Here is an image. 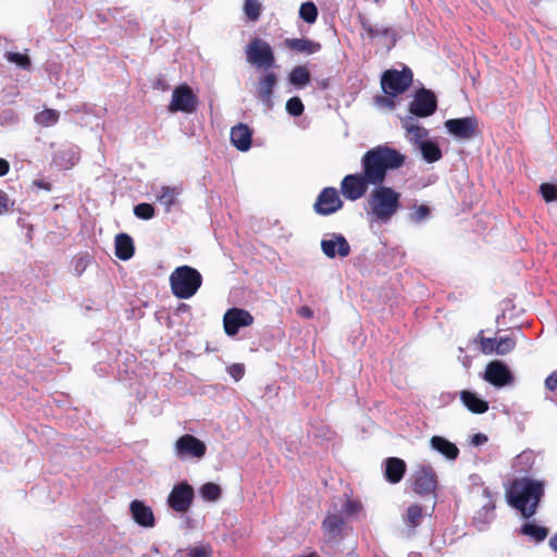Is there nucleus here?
Listing matches in <instances>:
<instances>
[{"instance_id": "nucleus-38", "label": "nucleus", "mask_w": 557, "mask_h": 557, "mask_svg": "<svg viewBox=\"0 0 557 557\" xmlns=\"http://www.w3.org/2000/svg\"><path fill=\"white\" fill-rule=\"evenodd\" d=\"M5 58L9 62L16 64L22 69H29L30 60L28 55L18 52H8Z\"/></svg>"}, {"instance_id": "nucleus-8", "label": "nucleus", "mask_w": 557, "mask_h": 557, "mask_svg": "<svg viewBox=\"0 0 557 557\" xmlns=\"http://www.w3.org/2000/svg\"><path fill=\"white\" fill-rule=\"evenodd\" d=\"M207 451L206 444L190 434H185L174 443V454L178 459H201Z\"/></svg>"}, {"instance_id": "nucleus-48", "label": "nucleus", "mask_w": 557, "mask_h": 557, "mask_svg": "<svg viewBox=\"0 0 557 557\" xmlns=\"http://www.w3.org/2000/svg\"><path fill=\"white\" fill-rule=\"evenodd\" d=\"M392 96H379L375 98V104L379 108L393 109L395 107L394 100L391 98Z\"/></svg>"}, {"instance_id": "nucleus-7", "label": "nucleus", "mask_w": 557, "mask_h": 557, "mask_svg": "<svg viewBox=\"0 0 557 557\" xmlns=\"http://www.w3.org/2000/svg\"><path fill=\"white\" fill-rule=\"evenodd\" d=\"M412 82L410 69L404 67L401 71L388 70L382 75L381 85L387 96H397L403 94Z\"/></svg>"}, {"instance_id": "nucleus-55", "label": "nucleus", "mask_w": 557, "mask_h": 557, "mask_svg": "<svg viewBox=\"0 0 557 557\" xmlns=\"http://www.w3.org/2000/svg\"><path fill=\"white\" fill-rule=\"evenodd\" d=\"M524 458H528V456H525V455H521V456H519V457H518V459H519V460H520V459H524Z\"/></svg>"}, {"instance_id": "nucleus-26", "label": "nucleus", "mask_w": 557, "mask_h": 557, "mask_svg": "<svg viewBox=\"0 0 557 557\" xmlns=\"http://www.w3.org/2000/svg\"><path fill=\"white\" fill-rule=\"evenodd\" d=\"M115 255L121 260H128L134 255V244L132 238L126 234H119L115 237Z\"/></svg>"}, {"instance_id": "nucleus-1", "label": "nucleus", "mask_w": 557, "mask_h": 557, "mask_svg": "<svg viewBox=\"0 0 557 557\" xmlns=\"http://www.w3.org/2000/svg\"><path fill=\"white\" fill-rule=\"evenodd\" d=\"M405 156L387 146H377L369 150L362 158L363 175H346L341 183L343 196L351 201L360 199L367 191L368 185H380L388 170L400 168Z\"/></svg>"}, {"instance_id": "nucleus-13", "label": "nucleus", "mask_w": 557, "mask_h": 557, "mask_svg": "<svg viewBox=\"0 0 557 557\" xmlns=\"http://www.w3.org/2000/svg\"><path fill=\"white\" fill-rule=\"evenodd\" d=\"M252 322V315L248 311L239 308L227 310L223 318L224 331L230 336L236 335L240 327L248 326Z\"/></svg>"}, {"instance_id": "nucleus-10", "label": "nucleus", "mask_w": 557, "mask_h": 557, "mask_svg": "<svg viewBox=\"0 0 557 557\" xmlns=\"http://www.w3.org/2000/svg\"><path fill=\"white\" fill-rule=\"evenodd\" d=\"M193 498V487L186 482H181L173 486L168 497V504L176 512L183 513L190 508Z\"/></svg>"}, {"instance_id": "nucleus-28", "label": "nucleus", "mask_w": 557, "mask_h": 557, "mask_svg": "<svg viewBox=\"0 0 557 557\" xmlns=\"http://www.w3.org/2000/svg\"><path fill=\"white\" fill-rule=\"evenodd\" d=\"M288 81L293 86L300 89L310 83L311 75L305 65H297L288 74Z\"/></svg>"}, {"instance_id": "nucleus-37", "label": "nucleus", "mask_w": 557, "mask_h": 557, "mask_svg": "<svg viewBox=\"0 0 557 557\" xmlns=\"http://www.w3.org/2000/svg\"><path fill=\"white\" fill-rule=\"evenodd\" d=\"M484 496H485L486 502L483 505V511L479 512L478 516L475 517V519L480 520L483 523L490 521L491 513L495 508V504L492 499V495L487 490L484 491Z\"/></svg>"}, {"instance_id": "nucleus-6", "label": "nucleus", "mask_w": 557, "mask_h": 557, "mask_svg": "<svg viewBox=\"0 0 557 557\" xmlns=\"http://www.w3.org/2000/svg\"><path fill=\"white\" fill-rule=\"evenodd\" d=\"M198 104L199 99L194 90L188 85L182 84L173 89L168 110L171 113L191 114L197 110Z\"/></svg>"}, {"instance_id": "nucleus-30", "label": "nucleus", "mask_w": 557, "mask_h": 557, "mask_svg": "<svg viewBox=\"0 0 557 557\" xmlns=\"http://www.w3.org/2000/svg\"><path fill=\"white\" fill-rule=\"evenodd\" d=\"M262 10L261 0H244L243 11L249 21L257 22L261 16Z\"/></svg>"}, {"instance_id": "nucleus-24", "label": "nucleus", "mask_w": 557, "mask_h": 557, "mask_svg": "<svg viewBox=\"0 0 557 557\" xmlns=\"http://www.w3.org/2000/svg\"><path fill=\"white\" fill-rule=\"evenodd\" d=\"M284 45L290 50L305 54H313L321 49L319 42L306 38H287Z\"/></svg>"}, {"instance_id": "nucleus-51", "label": "nucleus", "mask_w": 557, "mask_h": 557, "mask_svg": "<svg viewBox=\"0 0 557 557\" xmlns=\"http://www.w3.org/2000/svg\"><path fill=\"white\" fill-rule=\"evenodd\" d=\"M297 312L302 318H312L313 315L312 310L307 306L300 307Z\"/></svg>"}, {"instance_id": "nucleus-44", "label": "nucleus", "mask_w": 557, "mask_h": 557, "mask_svg": "<svg viewBox=\"0 0 557 557\" xmlns=\"http://www.w3.org/2000/svg\"><path fill=\"white\" fill-rule=\"evenodd\" d=\"M361 504L355 500H348L344 506V512L347 517H355L361 511Z\"/></svg>"}, {"instance_id": "nucleus-12", "label": "nucleus", "mask_w": 557, "mask_h": 557, "mask_svg": "<svg viewBox=\"0 0 557 557\" xmlns=\"http://www.w3.org/2000/svg\"><path fill=\"white\" fill-rule=\"evenodd\" d=\"M277 83V76L274 72L265 71L256 83V97L264 104L268 110L273 108V91Z\"/></svg>"}, {"instance_id": "nucleus-14", "label": "nucleus", "mask_w": 557, "mask_h": 557, "mask_svg": "<svg viewBox=\"0 0 557 557\" xmlns=\"http://www.w3.org/2000/svg\"><path fill=\"white\" fill-rule=\"evenodd\" d=\"M484 379L494 386L502 387L513 382L509 368L502 361H491L485 369Z\"/></svg>"}, {"instance_id": "nucleus-35", "label": "nucleus", "mask_w": 557, "mask_h": 557, "mask_svg": "<svg viewBox=\"0 0 557 557\" xmlns=\"http://www.w3.org/2000/svg\"><path fill=\"white\" fill-rule=\"evenodd\" d=\"M200 495L205 500L215 502L220 498L221 488L215 483H206L200 488Z\"/></svg>"}, {"instance_id": "nucleus-45", "label": "nucleus", "mask_w": 557, "mask_h": 557, "mask_svg": "<svg viewBox=\"0 0 557 557\" xmlns=\"http://www.w3.org/2000/svg\"><path fill=\"white\" fill-rule=\"evenodd\" d=\"M227 373L235 380L239 381L245 374V367L243 363H234L227 367Z\"/></svg>"}, {"instance_id": "nucleus-32", "label": "nucleus", "mask_w": 557, "mask_h": 557, "mask_svg": "<svg viewBox=\"0 0 557 557\" xmlns=\"http://www.w3.org/2000/svg\"><path fill=\"white\" fill-rule=\"evenodd\" d=\"M59 112L53 109H45L35 115V122L45 127L54 125L59 121Z\"/></svg>"}, {"instance_id": "nucleus-39", "label": "nucleus", "mask_w": 557, "mask_h": 557, "mask_svg": "<svg viewBox=\"0 0 557 557\" xmlns=\"http://www.w3.org/2000/svg\"><path fill=\"white\" fill-rule=\"evenodd\" d=\"M516 346V343L513 341V338L511 337H500L499 339H497L496 342V347H495V352L497 355H506L508 352H510Z\"/></svg>"}, {"instance_id": "nucleus-9", "label": "nucleus", "mask_w": 557, "mask_h": 557, "mask_svg": "<svg viewBox=\"0 0 557 557\" xmlns=\"http://www.w3.org/2000/svg\"><path fill=\"white\" fill-rule=\"evenodd\" d=\"M444 125L450 135L461 140H470L479 134V123L473 116L450 119Z\"/></svg>"}, {"instance_id": "nucleus-3", "label": "nucleus", "mask_w": 557, "mask_h": 557, "mask_svg": "<svg viewBox=\"0 0 557 557\" xmlns=\"http://www.w3.org/2000/svg\"><path fill=\"white\" fill-rule=\"evenodd\" d=\"M400 194L387 186L375 187L368 199V214L375 221L387 223L398 211Z\"/></svg>"}, {"instance_id": "nucleus-11", "label": "nucleus", "mask_w": 557, "mask_h": 557, "mask_svg": "<svg viewBox=\"0 0 557 557\" xmlns=\"http://www.w3.org/2000/svg\"><path fill=\"white\" fill-rule=\"evenodd\" d=\"M323 253L331 259L336 257L345 258L350 252V246L342 234H327L321 240Z\"/></svg>"}, {"instance_id": "nucleus-31", "label": "nucleus", "mask_w": 557, "mask_h": 557, "mask_svg": "<svg viewBox=\"0 0 557 557\" xmlns=\"http://www.w3.org/2000/svg\"><path fill=\"white\" fill-rule=\"evenodd\" d=\"M343 524L342 517L335 513L329 515L323 521L324 531L333 537L339 534Z\"/></svg>"}, {"instance_id": "nucleus-49", "label": "nucleus", "mask_w": 557, "mask_h": 557, "mask_svg": "<svg viewBox=\"0 0 557 557\" xmlns=\"http://www.w3.org/2000/svg\"><path fill=\"white\" fill-rule=\"evenodd\" d=\"M545 386L549 391L557 388V371L553 372L545 381Z\"/></svg>"}, {"instance_id": "nucleus-34", "label": "nucleus", "mask_w": 557, "mask_h": 557, "mask_svg": "<svg viewBox=\"0 0 557 557\" xmlns=\"http://www.w3.org/2000/svg\"><path fill=\"white\" fill-rule=\"evenodd\" d=\"M299 16L307 23L313 24L318 17V9L311 1L305 2L299 8Z\"/></svg>"}, {"instance_id": "nucleus-27", "label": "nucleus", "mask_w": 557, "mask_h": 557, "mask_svg": "<svg viewBox=\"0 0 557 557\" xmlns=\"http://www.w3.org/2000/svg\"><path fill=\"white\" fill-rule=\"evenodd\" d=\"M461 400L463 405L474 413H483L488 409V404L485 400L468 391L461 393Z\"/></svg>"}, {"instance_id": "nucleus-50", "label": "nucleus", "mask_w": 557, "mask_h": 557, "mask_svg": "<svg viewBox=\"0 0 557 557\" xmlns=\"http://www.w3.org/2000/svg\"><path fill=\"white\" fill-rule=\"evenodd\" d=\"M9 205L8 196L4 191L0 190V215L7 211Z\"/></svg>"}, {"instance_id": "nucleus-47", "label": "nucleus", "mask_w": 557, "mask_h": 557, "mask_svg": "<svg viewBox=\"0 0 557 557\" xmlns=\"http://www.w3.org/2000/svg\"><path fill=\"white\" fill-rule=\"evenodd\" d=\"M210 549L207 546H196L188 549L187 557H209Z\"/></svg>"}, {"instance_id": "nucleus-20", "label": "nucleus", "mask_w": 557, "mask_h": 557, "mask_svg": "<svg viewBox=\"0 0 557 557\" xmlns=\"http://www.w3.org/2000/svg\"><path fill=\"white\" fill-rule=\"evenodd\" d=\"M401 126L406 131V138L416 146H420L421 141L428 140V129L422 127L414 117L406 116L401 119Z\"/></svg>"}, {"instance_id": "nucleus-17", "label": "nucleus", "mask_w": 557, "mask_h": 557, "mask_svg": "<svg viewBox=\"0 0 557 557\" xmlns=\"http://www.w3.org/2000/svg\"><path fill=\"white\" fill-rule=\"evenodd\" d=\"M362 32L371 39H385L387 47L395 44V32L384 24H374L369 18L360 16Z\"/></svg>"}, {"instance_id": "nucleus-25", "label": "nucleus", "mask_w": 557, "mask_h": 557, "mask_svg": "<svg viewBox=\"0 0 557 557\" xmlns=\"http://www.w3.org/2000/svg\"><path fill=\"white\" fill-rule=\"evenodd\" d=\"M406 471V463L399 458H388L385 462V476L391 483H398Z\"/></svg>"}, {"instance_id": "nucleus-41", "label": "nucleus", "mask_w": 557, "mask_h": 557, "mask_svg": "<svg viewBox=\"0 0 557 557\" xmlns=\"http://www.w3.org/2000/svg\"><path fill=\"white\" fill-rule=\"evenodd\" d=\"M430 215V209L429 207L421 205L413 209V211L410 213L409 219L413 223H420L424 220H426Z\"/></svg>"}, {"instance_id": "nucleus-4", "label": "nucleus", "mask_w": 557, "mask_h": 557, "mask_svg": "<svg viewBox=\"0 0 557 557\" xmlns=\"http://www.w3.org/2000/svg\"><path fill=\"white\" fill-rule=\"evenodd\" d=\"M171 290L178 299L191 298L202 284V276L198 270L189 265L177 267L169 277Z\"/></svg>"}, {"instance_id": "nucleus-53", "label": "nucleus", "mask_w": 557, "mask_h": 557, "mask_svg": "<svg viewBox=\"0 0 557 557\" xmlns=\"http://www.w3.org/2000/svg\"><path fill=\"white\" fill-rule=\"evenodd\" d=\"M549 545L557 553V533L550 539Z\"/></svg>"}, {"instance_id": "nucleus-54", "label": "nucleus", "mask_w": 557, "mask_h": 557, "mask_svg": "<svg viewBox=\"0 0 557 557\" xmlns=\"http://www.w3.org/2000/svg\"><path fill=\"white\" fill-rule=\"evenodd\" d=\"M486 441V437L485 436H481V435H475L474 438H473V442L475 444H481L482 442H485Z\"/></svg>"}, {"instance_id": "nucleus-2", "label": "nucleus", "mask_w": 557, "mask_h": 557, "mask_svg": "<svg viewBox=\"0 0 557 557\" xmlns=\"http://www.w3.org/2000/svg\"><path fill=\"white\" fill-rule=\"evenodd\" d=\"M543 491V482L522 478L512 483L507 497L509 504L528 518L535 513Z\"/></svg>"}, {"instance_id": "nucleus-5", "label": "nucleus", "mask_w": 557, "mask_h": 557, "mask_svg": "<svg viewBox=\"0 0 557 557\" xmlns=\"http://www.w3.org/2000/svg\"><path fill=\"white\" fill-rule=\"evenodd\" d=\"M246 60L258 69H271L275 64L272 47L261 38H253L246 47Z\"/></svg>"}, {"instance_id": "nucleus-18", "label": "nucleus", "mask_w": 557, "mask_h": 557, "mask_svg": "<svg viewBox=\"0 0 557 557\" xmlns=\"http://www.w3.org/2000/svg\"><path fill=\"white\" fill-rule=\"evenodd\" d=\"M343 206L338 193L335 188H324L319 195L314 208L320 214H331L339 210Z\"/></svg>"}, {"instance_id": "nucleus-42", "label": "nucleus", "mask_w": 557, "mask_h": 557, "mask_svg": "<svg viewBox=\"0 0 557 557\" xmlns=\"http://www.w3.org/2000/svg\"><path fill=\"white\" fill-rule=\"evenodd\" d=\"M134 213L137 218L149 220L154 215V209L150 203H139L135 207Z\"/></svg>"}, {"instance_id": "nucleus-40", "label": "nucleus", "mask_w": 557, "mask_h": 557, "mask_svg": "<svg viewBox=\"0 0 557 557\" xmlns=\"http://www.w3.org/2000/svg\"><path fill=\"white\" fill-rule=\"evenodd\" d=\"M304 103L299 97H293L286 102V111L293 116H299L304 112Z\"/></svg>"}, {"instance_id": "nucleus-43", "label": "nucleus", "mask_w": 557, "mask_h": 557, "mask_svg": "<svg viewBox=\"0 0 557 557\" xmlns=\"http://www.w3.org/2000/svg\"><path fill=\"white\" fill-rule=\"evenodd\" d=\"M541 193L546 201H554L557 198V188L552 184H543Z\"/></svg>"}, {"instance_id": "nucleus-33", "label": "nucleus", "mask_w": 557, "mask_h": 557, "mask_svg": "<svg viewBox=\"0 0 557 557\" xmlns=\"http://www.w3.org/2000/svg\"><path fill=\"white\" fill-rule=\"evenodd\" d=\"M522 533L540 542L546 539L548 530L544 527L528 522L522 527Z\"/></svg>"}, {"instance_id": "nucleus-36", "label": "nucleus", "mask_w": 557, "mask_h": 557, "mask_svg": "<svg viewBox=\"0 0 557 557\" xmlns=\"http://www.w3.org/2000/svg\"><path fill=\"white\" fill-rule=\"evenodd\" d=\"M422 520V508L419 505H411L408 507L406 516H405V522L409 527H417L421 523Z\"/></svg>"}, {"instance_id": "nucleus-52", "label": "nucleus", "mask_w": 557, "mask_h": 557, "mask_svg": "<svg viewBox=\"0 0 557 557\" xmlns=\"http://www.w3.org/2000/svg\"><path fill=\"white\" fill-rule=\"evenodd\" d=\"M10 165L9 162L4 159L0 158V176L5 175L9 172Z\"/></svg>"}, {"instance_id": "nucleus-22", "label": "nucleus", "mask_w": 557, "mask_h": 557, "mask_svg": "<svg viewBox=\"0 0 557 557\" xmlns=\"http://www.w3.org/2000/svg\"><path fill=\"white\" fill-rule=\"evenodd\" d=\"M251 131L247 125L238 124L231 129V141L240 151H247L251 146Z\"/></svg>"}, {"instance_id": "nucleus-29", "label": "nucleus", "mask_w": 557, "mask_h": 557, "mask_svg": "<svg viewBox=\"0 0 557 557\" xmlns=\"http://www.w3.org/2000/svg\"><path fill=\"white\" fill-rule=\"evenodd\" d=\"M419 149L423 159L429 162L438 161L442 157V152L437 144L433 140H424L420 143Z\"/></svg>"}, {"instance_id": "nucleus-46", "label": "nucleus", "mask_w": 557, "mask_h": 557, "mask_svg": "<svg viewBox=\"0 0 557 557\" xmlns=\"http://www.w3.org/2000/svg\"><path fill=\"white\" fill-rule=\"evenodd\" d=\"M496 342V338H481V349L483 354L490 355L495 352Z\"/></svg>"}, {"instance_id": "nucleus-23", "label": "nucleus", "mask_w": 557, "mask_h": 557, "mask_svg": "<svg viewBox=\"0 0 557 557\" xmlns=\"http://www.w3.org/2000/svg\"><path fill=\"white\" fill-rule=\"evenodd\" d=\"M430 445L433 450L443 455L448 460H455L459 455L458 447L443 436H433L430 440Z\"/></svg>"}, {"instance_id": "nucleus-16", "label": "nucleus", "mask_w": 557, "mask_h": 557, "mask_svg": "<svg viewBox=\"0 0 557 557\" xmlns=\"http://www.w3.org/2000/svg\"><path fill=\"white\" fill-rule=\"evenodd\" d=\"M413 490L416 493L425 495L436 490V474L431 467H420L412 475Z\"/></svg>"}, {"instance_id": "nucleus-19", "label": "nucleus", "mask_w": 557, "mask_h": 557, "mask_svg": "<svg viewBox=\"0 0 557 557\" xmlns=\"http://www.w3.org/2000/svg\"><path fill=\"white\" fill-rule=\"evenodd\" d=\"M129 510L136 523L144 528H152L154 525V516L152 509L144 502L135 499L129 505Z\"/></svg>"}, {"instance_id": "nucleus-15", "label": "nucleus", "mask_w": 557, "mask_h": 557, "mask_svg": "<svg viewBox=\"0 0 557 557\" xmlns=\"http://www.w3.org/2000/svg\"><path fill=\"white\" fill-rule=\"evenodd\" d=\"M436 110V98L430 90L418 91L410 103V113L417 116H430Z\"/></svg>"}, {"instance_id": "nucleus-21", "label": "nucleus", "mask_w": 557, "mask_h": 557, "mask_svg": "<svg viewBox=\"0 0 557 557\" xmlns=\"http://www.w3.org/2000/svg\"><path fill=\"white\" fill-rule=\"evenodd\" d=\"M182 189L178 186H160L154 189L157 201L164 207L165 212H170L175 205Z\"/></svg>"}]
</instances>
